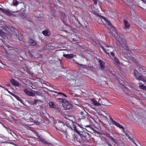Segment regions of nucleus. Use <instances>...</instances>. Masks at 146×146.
Segmentation results:
<instances>
[{
    "mask_svg": "<svg viewBox=\"0 0 146 146\" xmlns=\"http://www.w3.org/2000/svg\"><path fill=\"white\" fill-rule=\"evenodd\" d=\"M125 135H126V136L128 137L130 139V137L129 136L128 134L127 133H125Z\"/></svg>",
    "mask_w": 146,
    "mask_h": 146,
    "instance_id": "37",
    "label": "nucleus"
},
{
    "mask_svg": "<svg viewBox=\"0 0 146 146\" xmlns=\"http://www.w3.org/2000/svg\"><path fill=\"white\" fill-rule=\"evenodd\" d=\"M106 114L107 115L106 116L109 118L112 123L116 126L119 127V128L122 129V131H123V132L125 133V128L122 125H120L119 123H117L107 113H106Z\"/></svg>",
    "mask_w": 146,
    "mask_h": 146,
    "instance_id": "4",
    "label": "nucleus"
},
{
    "mask_svg": "<svg viewBox=\"0 0 146 146\" xmlns=\"http://www.w3.org/2000/svg\"><path fill=\"white\" fill-rule=\"evenodd\" d=\"M82 127H80L78 125V126H75L74 128L75 131L79 135L77 137H76V140L80 143L88 141L90 139V134L87 132L80 130Z\"/></svg>",
    "mask_w": 146,
    "mask_h": 146,
    "instance_id": "1",
    "label": "nucleus"
},
{
    "mask_svg": "<svg viewBox=\"0 0 146 146\" xmlns=\"http://www.w3.org/2000/svg\"><path fill=\"white\" fill-rule=\"evenodd\" d=\"M24 92L27 95L32 96H34L35 94L33 92L29 91L27 89H25L23 90Z\"/></svg>",
    "mask_w": 146,
    "mask_h": 146,
    "instance_id": "14",
    "label": "nucleus"
},
{
    "mask_svg": "<svg viewBox=\"0 0 146 146\" xmlns=\"http://www.w3.org/2000/svg\"><path fill=\"white\" fill-rule=\"evenodd\" d=\"M90 126V125H87L85 127H89Z\"/></svg>",
    "mask_w": 146,
    "mask_h": 146,
    "instance_id": "48",
    "label": "nucleus"
},
{
    "mask_svg": "<svg viewBox=\"0 0 146 146\" xmlns=\"http://www.w3.org/2000/svg\"><path fill=\"white\" fill-rule=\"evenodd\" d=\"M0 87L1 88H3V86H1L0 85Z\"/></svg>",
    "mask_w": 146,
    "mask_h": 146,
    "instance_id": "55",
    "label": "nucleus"
},
{
    "mask_svg": "<svg viewBox=\"0 0 146 146\" xmlns=\"http://www.w3.org/2000/svg\"><path fill=\"white\" fill-rule=\"evenodd\" d=\"M58 93L59 94H62L63 93H62V92H58Z\"/></svg>",
    "mask_w": 146,
    "mask_h": 146,
    "instance_id": "45",
    "label": "nucleus"
},
{
    "mask_svg": "<svg viewBox=\"0 0 146 146\" xmlns=\"http://www.w3.org/2000/svg\"><path fill=\"white\" fill-rule=\"evenodd\" d=\"M3 126L6 129L9 133H10L13 136V134H12V133L11 132V130L9 128L7 127L4 125H3Z\"/></svg>",
    "mask_w": 146,
    "mask_h": 146,
    "instance_id": "19",
    "label": "nucleus"
},
{
    "mask_svg": "<svg viewBox=\"0 0 146 146\" xmlns=\"http://www.w3.org/2000/svg\"><path fill=\"white\" fill-rule=\"evenodd\" d=\"M133 74L137 80L142 81L144 80L145 77L140 73H139L137 70H134Z\"/></svg>",
    "mask_w": 146,
    "mask_h": 146,
    "instance_id": "6",
    "label": "nucleus"
},
{
    "mask_svg": "<svg viewBox=\"0 0 146 146\" xmlns=\"http://www.w3.org/2000/svg\"><path fill=\"white\" fill-rule=\"evenodd\" d=\"M112 56L114 58V63L116 65H118L120 64V62L118 59L115 56V55H112Z\"/></svg>",
    "mask_w": 146,
    "mask_h": 146,
    "instance_id": "17",
    "label": "nucleus"
},
{
    "mask_svg": "<svg viewBox=\"0 0 146 146\" xmlns=\"http://www.w3.org/2000/svg\"><path fill=\"white\" fill-rule=\"evenodd\" d=\"M63 56L65 58L69 59H71L74 57V56L76 57V55H63Z\"/></svg>",
    "mask_w": 146,
    "mask_h": 146,
    "instance_id": "20",
    "label": "nucleus"
},
{
    "mask_svg": "<svg viewBox=\"0 0 146 146\" xmlns=\"http://www.w3.org/2000/svg\"><path fill=\"white\" fill-rule=\"evenodd\" d=\"M6 143H7L6 141H3V140L1 139V136H0V143L2 144Z\"/></svg>",
    "mask_w": 146,
    "mask_h": 146,
    "instance_id": "31",
    "label": "nucleus"
},
{
    "mask_svg": "<svg viewBox=\"0 0 146 146\" xmlns=\"http://www.w3.org/2000/svg\"><path fill=\"white\" fill-rule=\"evenodd\" d=\"M82 116L81 117H79V120H81V119H84L86 118V117L84 115H82Z\"/></svg>",
    "mask_w": 146,
    "mask_h": 146,
    "instance_id": "30",
    "label": "nucleus"
},
{
    "mask_svg": "<svg viewBox=\"0 0 146 146\" xmlns=\"http://www.w3.org/2000/svg\"><path fill=\"white\" fill-rule=\"evenodd\" d=\"M79 42H76V43H75V44L76 45H79L78 44H79Z\"/></svg>",
    "mask_w": 146,
    "mask_h": 146,
    "instance_id": "50",
    "label": "nucleus"
},
{
    "mask_svg": "<svg viewBox=\"0 0 146 146\" xmlns=\"http://www.w3.org/2000/svg\"><path fill=\"white\" fill-rule=\"evenodd\" d=\"M18 51H17V52L19 53V54H26V52L24 51H23L22 50H18Z\"/></svg>",
    "mask_w": 146,
    "mask_h": 146,
    "instance_id": "22",
    "label": "nucleus"
},
{
    "mask_svg": "<svg viewBox=\"0 0 146 146\" xmlns=\"http://www.w3.org/2000/svg\"><path fill=\"white\" fill-rule=\"evenodd\" d=\"M35 123L38 125H39L40 124V122L38 121H35Z\"/></svg>",
    "mask_w": 146,
    "mask_h": 146,
    "instance_id": "35",
    "label": "nucleus"
},
{
    "mask_svg": "<svg viewBox=\"0 0 146 146\" xmlns=\"http://www.w3.org/2000/svg\"><path fill=\"white\" fill-rule=\"evenodd\" d=\"M63 55H73V54H63Z\"/></svg>",
    "mask_w": 146,
    "mask_h": 146,
    "instance_id": "49",
    "label": "nucleus"
},
{
    "mask_svg": "<svg viewBox=\"0 0 146 146\" xmlns=\"http://www.w3.org/2000/svg\"><path fill=\"white\" fill-rule=\"evenodd\" d=\"M98 62L99 63V64L101 69L102 70H105V63L103 61L101 60H100Z\"/></svg>",
    "mask_w": 146,
    "mask_h": 146,
    "instance_id": "13",
    "label": "nucleus"
},
{
    "mask_svg": "<svg viewBox=\"0 0 146 146\" xmlns=\"http://www.w3.org/2000/svg\"><path fill=\"white\" fill-rule=\"evenodd\" d=\"M108 138L112 142H113L115 144L116 143V142L115 139L112 137L111 136L109 135H108Z\"/></svg>",
    "mask_w": 146,
    "mask_h": 146,
    "instance_id": "18",
    "label": "nucleus"
},
{
    "mask_svg": "<svg viewBox=\"0 0 146 146\" xmlns=\"http://www.w3.org/2000/svg\"><path fill=\"white\" fill-rule=\"evenodd\" d=\"M6 85H7V86L9 87L10 86V84H6Z\"/></svg>",
    "mask_w": 146,
    "mask_h": 146,
    "instance_id": "44",
    "label": "nucleus"
},
{
    "mask_svg": "<svg viewBox=\"0 0 146 146\" xmlns=\"http://www.w3.org/2000/svg\"><path fill=\"white\" fill-rule=\"evenodd\" d=\"M42 33L45 36H49L51 34L50 32L48 29L43 31Z\"/></svg>",
    "mask_w": 146,
    "mask_h": 146,
    "instance_id": "15",
    "label": "nucleus"
},
{
    "mask_svg": "<svg viewBox=\"0 0 146 146\" xmlns=\"http://www.w3.org/2000/svg\"><path fill=\"white\" fill-rule=\"evenodd\" d=\"M123 22L124 24V28L126 29H128L130 27V25L128 21L126 20H124Z\"/></svg>",
    "mask_w": 146,
    "mask_h": 146,
    "instance_id": "11",
    "label": "nucleus"
},
{
    "mask_svg": "<svg viewBox=\"0 0 146 146\" xmlns=\"http://www.w3.org/2000/svg\"><path fill=\"white\" fill-rule=\"evenodd\" d=\"M65 31L66 32H67V31Z\"/></svg>",
    "mask_w": 146,
    "mask_h": 146,
    "instance_id": "57",
    "label": "nucleus"
},
{
    "mask_svg": "<svg viewBox=\"0 0 146 146\" xmlns=\"http://www.w3.org/2000/svg\"><path fill=\"white\" fill-rule=\"evenodd\" d=\"M36 134H37V137H38V139L40 141L42 142L45 144H50V143H48L47 141H45V140L42 137H40V136L39 135L38 136V133H37L36 132Z\"/></svg>",
    "mask_w": 146,
    "mask_h": 146,
    "instance_id": "10",
    "label": "nucleus"
},
{
    "mask_svg": "<svg viewBox=\"0 0 146 146\" xmlns=\"http://www.w3.org/2000/svg\"><path fill=\"white\" fill-rule=\"evenodd\" d=\"M5 29L7 32H8L9 33H10V30L12 32L14 31L15 32H16L17 31V29L13 27H6Z\"/></svg>",
    "mask_w": 146,
    "mask_h": 146,
    "instance_id": "12",
    "label": "nucleus"
},
{
    "mask_svg": "<svg viewBox=\"0 0 146 146\" xmlns=\"http://www.w3.org/2000/svg\"><path fill=\"white\" fill-rule=\"evenodd\" d=\"M86 52L87 53H88V54H90H90H91V52H90V51H88V50H87V51H86Z\"/></svg>",
    "mask_w": 146,
    "mask_h": 146,
    "instance_id": "38",
    "label": "nucleus"
},
{
    "mask_svg": "<svg viewBox=\"0 0 146 146\" xmlns=\"http://www.w3.org/2000/svg\"><path fill=\"white\" fill-rule=\"evenodd\" d=\"M111 73L113 75L114 78L116 79H117V76L116 75V73L115 72L110 71Z\"/></svg>",
    "mask_w": 146,
    "mask_h": 146,
    "instance_id": "23",
    "label": "nucleus"
},
{
    "mask_svg": "<svg viewBox=\"0 0 146 146\" xmlns=\"http://www.w3.org/2000/svg\"><path fill=\"white\" fill-rule=\"evenodd\" d=\"M82 57H83V55H82Z\"/></svg>",
    "mask_w": 146,
    "mask_h": 146,
    "instance_id": "61",
    "label": "nucleus"
},
{
    "mask_svg": "<svg viewBox=\"0 0 146 146\" xmlns=\"http://www.w3.org/2000/svg\"><path fill=\"white\" fill-rule=\"evenodd\" d=\"M80 114L81 115H83V112H82V111L80 113Z\"/></svg>",
    "mask_w": 146,
    "mask_h": 146,
    "instance_id": "42",
    "label": "nucleus"
},
{
    "mask_svg": "<svg viewBox=\"0 0 146 146\" xmlns=\"http://www.w3.org/2000/svg\"><path fill=\"white\" fill-rule=\"evenodd\" d=\"M83 68H86V67H83Z\"/></svg>",
    "mask_w": 146,
    "mask_h": 146,
    "instance_id": "56",
    "label": "nucleus"
},
{
    "mask_svg": "<svg viewBox=\"0 0 146 146\" xmlns=\"http://www.w3.org/2000/svg\"><path fill=\"white\" fill-rule=\"evenodd\" d=\"M73 60L74 61H75V60L74 59H73Z\"/></svg>",
    "mask_w": 146,
    "mask_h": 146,
    "instance_id": "58",
    "label": "nucleus"
},
{
    "mask_svg": "<svg viewBox=\"0 0 146 146\" xmlns=\"http://www.w3.org/2000/svg\"><path fill=\"white\" fill-rule=\"evenodd\" d=\"M0 11L7 15L9 16L12 15L15 16L14 15H13L12 13H16L17 12L16 11H11L9 9H6L1 7H0Z\"/></svg>",
    "mask_w": 146,
    "mask_h": 146,
    "instance_id": "7",
    "label": "nucleus"
},
{
    "mask_svg": "<svg viewBox=\"0 0 146 146\" xmlns=\"http://www.w3.org/2000/svg\"><path fill=\"white\" fill-rule=\"evenodd\" d=\"M94 2V4L95 5H96L97 4V0H92Z\"/></svg>",
    "mask_w": 146,
    "mask_h": 146,
    "instance_id": "36",
    "label": "nucleus"
},
{
    "mask_svg": "<svg viewBox=\"0 0 146 146\" xmlns=\"http://www.w3.org/2000/svg\"><path fill=\"white\" fill-rule=\"evenodd\" d=\"M145 69L143 68V67H140L139 68V70L140 72H145Z\"/></svg>",
    "mask_w": 146,
    "mask_h": 146,
    "instance_id": "29",
    "label": "nucleus"
},
{
    "mask_svg": "<svg viewBox=\"0 0 146 146\" xmlns=\"http://www.w3.org/2000/svg\"><path fill=\"white\" fill-rule=\"evenodd\" d=\"M8 143H10V144H12V143L11 142H7Z\"/></svg>",
    "mask_w": 146,
    "mask_h": 146,
    "instance_id": "53",
    "label": "nucleus"
},
{
    "mask_svg": "<svg viewBox=\"0 0 146 146\" xmlns=\"http://www.w3.org/2000/svg\"><path fill=\"white\" fill-rule=\"evenodd\" d=\"M17 100H18L20 102H21V103H23V101L22 99H21L20 97L19 96H18L17 98L16 99Z\"/></svg>",
    "mask_w": 146,
    "mask_h": 146,
    "instance_id": "32",
    "label": "nucleus"
},
{
    "mask_svg": "<svg viewBox=\"0 0 146 146\" xmlns=\"http://www.w3.org/2000/svg\"><path fill=\"white\" fill-rule=\"evenodd\" d=\"M13 5L14 6H17V5H18V4L19 3V2L17 1H13Z\"/></svg>",
    "mask_w": 146,
    "mask_h": 146,
    "instance_id": "28",
    "label": "nucleus"
},
{
    "mask_svg": "<svg viewBox=\"0 0 146 146\" xmlns=\"http://www.w3.org/2000/svg\"><path fill=\"white\" fill-rule=\"evenodd\" d=\"M142 1L143 3H144L146 4V0H141Z\"/></svg>",
    "mask_w": 146,
    "mask_h": 146,
    "instance_id": "40",
    "label": "nucleus"
},
{
    "mask_svg": "<svg viewBox=\"0 0 146 146\" xmlns=\"http://www.w3.org/2000/svg\"><path fill=\"white\" fill-rule=\"evenodd\" d=\"M114 31L117 35L115 36L116 40L118 41V45H121L122 47L123 48V54L126 55H130L131 52L129 50L127 46L126 41L121 37V35L119 33L116 29L113 27Z\"/></svg>",
    "mask_w": 146,
    "mask_h": 146,
    "instance_id": "2",
    "label": "nucleus"
},
{
    "mask_svg": "<svg viewBox=\"0 0 146 146\" xmlns=\"http://www.w3.org/2000/svg\"><path fill=\"white\" fill-rule=\"evenodd\" d=\"M59 60L60 61V59H59Z\"/></svg>",
    "mask_w": 146,
    "mask_h": 146,
    "instance_id": "59",
    "label": "nucleus"
},
{
    "mask_svg": "<svg viewBox=\"0 0 146 146\" xmlns=\"http://www.w3.org/2000/svg\"><path fill=\"white\" fill-rule=\"evenodd\" d=\"M71 108V105L70 104H68L66 106V108L68 110L70 109Z\"/></svg>",
    "mask_w": 146,
    "mask_h": 146,
    "instance_id": "33",
    "label": "nucleus"
},
{
    "mask_svg": "<svg viewBox=\"0 0 146 146\" xmlns=\"http://www.w3.org/2000/svg\"><path fill=\"white\" fill-rule=\"evenodd\" d=\"M105 47L106 48H104V47L102 46H101V48L106 54H108V55H109L110 54L111 55H114L112 50V48L110 47H109L106 46H105Z\"/></svg>",
    "mask_w": 146,
    "mask_h": 146,
    "instance_id": "5",
    "label": "nucleus"
},
{
    "mask_svg": "<svg viewBox=\"0 0 146 146\" xmlns=\"http://www.w3.org/2000/svg\"><path fill=\"white\" fill-rule=\"evenodd\" d=\"M139 88L141 89L146 90V86H145L144 84L140 85L139 86Z\"/></svg>",
    "mask_w": 146,
    "mask_h": 146,
    "instance_id": "21",
    "label": "nucleus"
},
{
    "mask_svg": "<svg viewBox=\"0 0 146 146\" xmlns=\"http://www.w3.org/2000/svg\"><path fill=\"white\" fill-rule=\"evenodd\" d=\"M62 95H63L64 97H66L67 96L65 94L62 93Z\"/></svg>",
    "mask_w": 146,
    "mask_h": 146,
    "instance_id": "43",
    "label": "nucleus"
},
{
    "mask_svg": "<svg viewBox=\"0 0 146 146\" xmlns=\"http://www.w3.org/2000/svg\"><path fill=\"white\" fill-rule=\"evenodd\" d=\"M56 128L58 130L65 133L66 138H69L68 136H69L70 132L71 131L68 126L64 123L58 121L54 124Z\"/></svg>",
    "mask_w": 146,
    "mask_h": 146,
    "instance_id": "3",
    "label": "nucleus"
},
{
    "mask_svg": "<svg viewBox=\"0 0 146 146\" xmlns=\"http://www.w3.org/2000/svg\"><path fill=\"white\" fill-rule=\"evenodd\" d=\"M13 96V97H15L17 95H15V94H13V93H12V94H11Z\"/></svg>",
    "mask_w": 146,
    "mask_h": 146,
    "instance_id": "39",
    "label": "nucleus"
},
{
    "mask_svg": "<svg viewBox=\"0 0 146 146\" xmlns=\"http://www.w3.org/2000/svg\"><path fill=\"white\" fill-rule=\"evenodd\" d=\"M145 80L143 81L145 83V84H146V80H145Z\"/></svg>",
    "mask_w": 146,
    "mask_h": 146,
    "instance_id": "47",
    "label": "nucleus"
},
{
    "mask_svg": "<svg viewBox=\"0 0 146 146\" xmlns=\"http://www.w3.org/2000/svg\"><path fill=\"white\" fill-rule=\"evenodd\" d=\"M37 102V101L36 100H35V101L34 102V104H36Z\"/></svg>",
    "mask_w": 146,
    "mask_h": 146,
    "instance_id": "41",
    "label": "nucleus"
},
{
    "mask_svg": "<svg viewBox=\"0 0 146 146\" xmlns=\"http://www.w3.org/2000/svg\"><path fill=\"white\" fill-rule=\"evenodd\" d=\"M76 64H79L80 65H83V66H84V65H82V64H79V63H76Z\"/></svg>",
    "mask_w": 146,
    "mask_h": 146,
    "instance_id": "51",
    "label": "nucleus"
},
{
    "mask_svg": "<svg viewBox=\"0 0 146 146\" xmlns=\"http://www.w3.org/2000/svg\"><path fill=\"white\" fill-rule=\"evenodd\" d=\"M62 15L63 16V18L61 16L60 17L61 20H62V21L63 22V21L66 19V17L64 13H62V15Z\"/></svg>",
    "mask_w": 146,
    "mask_h": 146,
    "instance_id": "27",
    "label": "nucleus"
},
{
    "mask_svg": "<svg viewBox=\"0 0 146 146\" xmlns=\"http://www.w3.org/2000/svg\"><path fill=\"white\" fill-rule=\"evenodd\" d=\"M28 42L29 44L33 46H35L36 44V42L33 40L31 39H29Z\"/></svg>",
    "mask_w": 146,
    "mask_h": 146,
    "instance_id": "16",
    "label": "nucleus"
},
{
    "mask_svg": "<svg viewBox=\"0 0 146 146\" xmlns=\"http://www.w3.org/2000/svg\"><path fill=\"white\" fill-rule=\"evenodd\" d=\"M18 96H17H17H16L15 97V98L16 99H17V98Z\"/></svg>",
    "mask_w": 146,
    "mask_h": 146,
    "instance_id": "52",
    "label": "nucleus"
},
{
    "mask_svg": "<svg viewBox=\"0 0 146 146\" xmlns=\"http://www.w3.org/2000/svg\"><path fill=\"white\" fill-rule=\"evenodd\" d=\"M49 106L52 108H54V103L52 102H50L49 103Z\"/></svg>",
    "mask_w": 146,
    "mask_h": 146,
    "instance_id": "24",
    "label": "nucleus"
},
{
    "mask_svg": "<svg viewBox=\"0 0 146 146\" xmlns=\"http://www.w3.org/2000/svg\"><path fill=\"white\" fill-rule=\"evenodd\" d=\"M93 102L95 105H98V103L96 100H94L93 101Z\"/></svg>",
    "mask_w": 146,
    "mask_h": 146,
    "instance_id": "34",
    "label": "nucleus"
},
{
    "mask_svg": "<svg viewBox=\"0 0 146 146\" xmlns=\"http://www.w3.org/2000/svg\"><path fill=\"white\" fill-rule=\"evenodd\" d=\"M1 139L3 140V141H4V140L8 141L9 140V138L8 137L4 136H1Z\"/></svg>",
    "mask_w": 146,
    "mask_h": 146,
    "instance_id": "26",
    "label": "nucleus"
},
{
    "mask_svg": "<svg viewBox=\"0 0 146 146\" xmlns=\"http://www.w3.org/2000/svg\"><path fill=\"white\" fill-rule=\"evenodd\" d=\"M20 57L22 58V57L21 56H20Z\"/></svg>",
    "mask_w": 146,
    "mask_h": 146,
    "instance_id": "60",
    "label": "nucleus"
},
{
    "mask_svg": "<svg viewBox=\"0 0 146 146\" xmlns=\"http://www.w3.org/2000/svg\"><path fill=\"white\" fill-rule=\"evenodd\" d=\"M10 82L14 86H19L20 85V83L18 81L15 80L14 79H11L10 80Z\"/></svg>",
    "mask_w": 146,
    "mask_h": 146,
    "instance_id": "9",
    "label": "nucleus"
},
{
    "mask_svg": "<svg viewBox=\"0 0 146 146\" xmlns=\"http://www.w3.org/2000/svg\"><path fill=\"white\" fill-rule=\"evenodd\" d=\"M132 141H133V142L134 143L135 145H136L137 146H138V145L136 144V143H135L134 142V141H133V140H132Z\"/></svg>",
    "mask_w": 146,
    "mask_h": 146,
    "instance_id": "46",
    "label": "nucleus"
},
{
    "mask_svg": "<svg viewBox=\"0 0 146 146\" xmlns=\"http://www.w3.org/2000/svg\"><path fill=\"white\" fill-rule=\"evenodd\" d=\"M0 36L3 37L5 36V33L2 30H0Z\"/></svg>",
    "mask_w": 146,
    "mask_h": 146,
    "instance_id": "25",
    "label": "nucleus"
},
{
    "mask_svg": "<svg viewBox=\"0 0 146 146\" xmlns=\"http://www.w3.org/2000/svg\"><path fill=\"white\" fill-rule=\"evenodd\" d=\"M98 16L100 18L102 19L105 22V23L108 25L110 26H111V25L110 23V21H109L108 20L107 18L106 17H104V16L98 14Z\"/></svg>",
    "mask_w": 146,
    "mask_h": 146,
    "instance_id": "8",
    "label": "nucleus"
},
{
    "mask_svg": "<svg viewBox=\"0 0 146 146\" xmlns=\"http://www.w3.org/2000/svg\"><path fill=\"white\" fill-rule=\"evenodd\" d=\"M0 123L2 125H4L1 122H0Z\"/></svg>",
    "mask_w": 146,
    "mask_h": 146,
    "instance_id": "54",
    "label": "nucleus"
}]
</instances>
